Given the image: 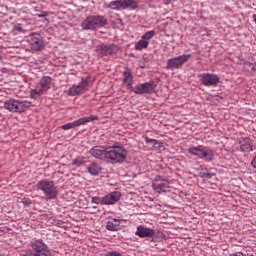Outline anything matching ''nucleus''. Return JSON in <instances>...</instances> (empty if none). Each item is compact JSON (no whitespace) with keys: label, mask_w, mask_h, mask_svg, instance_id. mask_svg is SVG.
I'll list each match as a JSON object with an SVG mask.
<instances>
[{"label":"nucleus","mask_w":256,"mask_h":256,"mask_svg":"<svg viewBox=\"0 0 256 256\" xmlns=\"http://www.w3.org/2000/svg\"><path fill=\"white\" fill-rule=\"evenodd\" d=\"M127 149L121 145H113L106 147V163L115 165L117 163H124L127 159Z\"/></svg>","instance_id":"f257e3e1"},{"label":"nucleus","mask_w":256,"mask_h":256,"mask_svg":"<svg viewBox=\"0 0 256 256\" xmlns=\"http://www.w3.org/2000/svg\"><path fill=\"white\" fill-rule=\"evenodd\" d=\"M36 188L38 191H42L43 195L49 201H53L59 197V191L57 190V186L55 182L47 179L40 180L36 184Z\"/></svg>","instance_id":"f03ea898"},{"label":"nucleus","mask_w":256,"mask_h":256,"mask_svg":"<svg viewBox=\"0 0 256 256\" xmlns=\"http://www.w3.org/2000/svg\"><path fill=\"white\" fill-rule=\"evenodd\" d=\"M22 256H53L49 246L42 240H35L30 243V248Z\"/></svg>","instance_id":"7ed1b4c3"},{"label":"nucleus","mask_w":256,"mask_h":256,"mask_svg":"<svg viewBox=\"0 0 256 256\" xmlns=\"http://www.w3.org/2000/svg\"><path fill=\"white\" fill-rule=\"evenodd\" d=\"M107 25V18L101 15H91L83 20L81 27L83 31H97Z\"/></svg>","instance_id":"20e7f679"},{"label":"nucleus","mask_w":256,"mask_h":256,"mask_svg":"<svg viewBox=\"0 0 256 256\" xmlns=\"http://www.w3.org/2000/svg\"><path fill=\"white\" fill-rule=\"evenodd\" d=\"M188 153L193 157H197L198 159H203L208 163L213 161V159H215V152L211 148L203 145L190 146L188 148Z\"/></svg>","instance_id":"39448f33"},{"label":"nucleus","mask_w":256,"mask_h":256,"mask_svg":"<svg viewBox=\"0 0 256 256\" xmlns=\"http://www.w3.org/2000/svg\"><path fill=\"white\" fill-rule=\"evenodd\" d=\"M31 107V102L28 100L19 101L15 99H9L4 102V109L11 113H23Z\"/></svg>","instance_id":"423d86ee"},{"label":"nucleus","mask_w":256,"mask_h":256,"mask_svg":"<svg viewBox=\"0 0 256 256\" xmlns=\"http://www.w3.org/2000/svg\"><path fill=\"white\" fill-rule=\"evenodd\" d=\"M51 89V77L44 76L41 78L39 83L36 85V88L31 90L30 98L31 99H39V97L45 95L46 91Z\"/></svg>","instance_id":"0eeeda50"},{"label":"nucleus","mask_w":256,"mask_h":256,"mask_svg":"<svg viewBox=\"0 0 256 256\" xmlns=\"http://www.w3.org/2000/svg\"><path fill=\"white\" fill-rule=\"evenodd\" d=\"M108 9L113 11H125V9H137L135 0H114L108 4Z\"/></svg>","instance_id":"6e6552de"},{"label":"nucleus","mask_w":256,"mask_h":256,"mask_svg":"<svg viewBox=\"0 0 256 256\" xmlns=\"http://www.w3.org/2000/svg\"><path fill=\"white\" fill-rule=\"evenodd\" d=\"M155 89H157L155 81H149L138 84L132 89V92L135 93V95H151V93H155Z\"/></svg>","instance_id":"1a4fd4ad"},{"label":"nucleus","mask_w":256,"mask_h":256,"mask_svg":"<svg viewBox=\"0 0 256 256\" xmlns=\"http://www.w3.org/2000/svg\"><path fill=\"white\" fill-rule=\"evenodd\" d=\"M199 77L200 83H202L204 87H217V85L221 83V78L214 73H202Z\"/></svg>","instance_id":"9d476101"},{"label":"nucleus","mask_w":256,"mask_h":256,"mask_svg":"<svg viewBox=\"0 0 256 256\" xmlns=\"http://www.w3.org/2000/svg\"><path fill=\"white\" fill-rule=\"evenodd\" d=\"M89 79V76L82 78V81L78 85H73L69 90H67V95L75 97L77 95L85 93V91H87L89 87Z\"/></svg>","instance_id":"9b49d317"},{"label":"nucleus","mask_w":256,"mask_h":256,"mask_svg":"<svg viewBox=\"0 0 256 256\" xmlns=\"http://www.w3.org/2000/svg\"><path fill=\"white\" fill-rule=\"evenodd\" d=\"M191 59V54H184L167 60L166 69H179Z\"/></svg>","instance_id":"f8f14e48"},{"label":"nucleus","mask_w":256,"mask_h":256,"mask_svg":"<svg viewBox=\"0 0 256 256\" xmlns=\"http://www.w3.org/2000/svg\"><path fill=\"white\" fill-rule=\"evenodd\" d=\"M97 119H99V117L93 116V115L88 117H83L74 122H70L62 125L61 129H63L64 131H69V129H75V127H81V125H87V123H91V121H97Z\"/></svg>","instance_id":"ddd939ff"},{"label":"nucleus","mask_w":256,"mask_h":256,"mask_svg":"<svg viewBox=\"0 0 256 256\" xmlns=\"http://www.w3.org/2000/svg\"><path fill=\"white\" fill-rule=\"evenodd\" d=\"M28 43L33 51H41L45 47L43 38L39 33H32L28 36Z\"/></svg>","instance_id":"4468645a"},{"label":"nucleus","mask_w":256,"mask_h":256,"mask_svg":"<svg viewBox=\"0 0 256 256\" xmlns=\"http://www.w3.org/2000/svg\"><path fill=\"white\" fill-rule=\"evenodd\" d=\"M169 180L163 176H156L153 180L152 187L156 193H165L169 189Z\"/></svg>","instance_id":"2eb2a0df"},{"label":"nucleus","mask_w":256,"mask_h":256,"mask_svg":"<svg viewBox=\"0 0 256 256\" xmlns=\"http://www.w3.org/2000/svg\"><path fill=\"white\" fill-rule=\"evenodd\" d=\"M89 153L94 159H99V161H105L107 163V147L94 146L90 149Z\"/></svg>","instance_id":"dca6fc26"},{"label":"nucleus","mask_w":256,"mask_h":256,"mask_svg":"<svg viewBox=\"0 0 256 256\" xmlns=\"http://www.w3.org/2000/svg\"><path fill=\"white\" fill-rule=\"evenodd\" d=\"M119 49L115 45H105L101 44L97 47V52L102 55V57H109V55H115Z\"/></svg>","instance_id":"f3484780"},{"label":"nucleus","mask_w":256,"mask_h":256,"mask_svg":"<svg viewBox=\"0 0 256 256\" xmlns=\"http://www.w3.org/2000/svg\"><path fill=\"white\" fill-rule=\"evenodd\" d=\"M122 83L126 85L128 91H133L135 88L133 87V74L129 68H126V70L123 72Z\"/></svg>","instance_id":"a211bd4d"},{"label":"nucleus","mask_w":256,"mask_h":256,"mask_svg":"<svg viewBox=\"0 0 256 256\" xmlns=\"http://www.w3.org/2000/svg\"><path fill=\"white\" fill-rule=\"evenodd\" d=\"M104 197V205H115L121 199V192L114 191L109 194L103 196Z\"/></svg>","instance_id":"6ab92c4d"},{"label":"nucleus","mask_w":256,"mask_h":256,"mask_svg":"<svg viewBox=\"0 0 256 256\" xmlns=\"http://www.w3.org/2000/svg\"><path fill=\"white\" fill-rule=\"evenodd\" d=\"M135 235L141 237V239H144L145 237H155V230L140 225L137 227Z\"/></svg>","instance_id":"aec40b11"},{"label":"nucleus","mask_w":256,"mask_h":256,"mask_svg":"<svg viewBox=\"0 0 256 256\" xmlns=\"http://www.w3.org/2000/svg\"><path fill=\"white\" fill-rule=\"evenodd\" d=\"M107 231H120L121 229V219L112 218L106 224Z\"/></svg>","instance_id":"412c9836"},{"label":"nucleus","mask_w":256,"mask_h":256,"mask_svg":"<svg viewBox=\"0 0 256 256\" xmlns=\"http://www.w3.org/2000/svg\"><path fill=\"white\" fill-rule=\"evenodd\" d=\"M101 171H103V168H101V165L97 162H92L87 166V172L93 177H97Z\"/></svg>","instance_id":"4be33fe9"},{"label":"nucleus","mask_w":256,"mask_h":256,"mask_svg":"<svg viewBox=\"0 0 256 256\" xmlns=\"http://www.w3.org/2000/svg\"><path fill=\"white\" fill-rule=\"evenodd\" d=\"M240 149L245 153H249V151H253V148H251V141L249 139L242 140L240 142Z\"/></svg>","instance_id":"5701e85b"},{"label":"nucleus","mask_w":256,"mask_h":256,"mask_svg":"<svg viewBox=\"0 0 256 256\" xmlns=\"http://www.w3.org/2000/svg\"><path fill=\"white\" fill-rule=\"evenodd\" d=\"M147 47H149V41L143 38L135 44L136 51H143V49H147Z\"/></svg>","instance_id":"b1692460"},{"label":"nucleus","mask_w":256,"mask_h":256,"mask_svg":"<svg viewBox=\"0 0 256 256\" xmlns=\"http://www.w3.org/2000/svg\"><path fill=\"white\" fill-rule=\"evenodd\" d=\"M85 163H87V161H85V157H78L72 161V165H75V167H83Z\"/></svg>","instance_id":"393cba45"},{"label":"nucleus","mask_w":256,"mask_h":256,"mask_svg":"<svg viewBox=\"0 0 256 256\" xmlns=\"http://www.w3.org/2000/svg\"><path fill=\"white\" fill-rule=\"evenodd\" d=\"M91 202L94 203V205H105L104 196L103 197H99V196L92 197Z\"/></svg>","instance_id":"a878e982"},{"label":"nucleus","mask_w":256,"mask_h":256,"mask_svg":"<svg viewBox=\"0 0 256 256\" xmlns=\"http://www.w3.org/2000/svg\"><path fill=\"white\" fill-rule=\"evenodd\" d=\"M153 37H155V31L151 30V31L145 32L144 35L142 36V39L144 41H149V40L153 39Z\"/></svg>","instance_id":"bb28decb"},{"label":"nucleus","mask_w":256,"mask_h":256,"mask_svg":"<svg viewBox=\"0 0 256 256\" xmlns=\"http://www.w3.org/2000/svg\"><path fill=\"white\" fill-rule=\"evenodd\" d=\"M199 176L202 177V179H213V174L205 171L204 169L199 173Z\"/></svg>","instance_id":"cd10ccee"},{"label":"nucleus","mask_w":256,"mask_h":256,"mask_svg":"<svg viewBox=\"0 0 256 256\" xmlns=\"http://www.w3.org/2000/svg\"><path fill=\"white\" fill-rule=\"evenodd\" d=\"M105 256H123V254H121L120 252H117V251H110V252L106 253Z\"/></svg>","instance_id":"c85d7f7f"},{"label":"nucleus","mask_w":256,"mask_h":256,"mask_svg":"<svg viewBox=\"0 0 256 256\" xmlns=\"http://www.w3.org/2000/svg\"><path fill=\"white\" fill-rule=\"evenodd\" d=\"M229 256H253V255L245 254L243 252H236V253L230 254Z\"/></svg>","instance_id":"c756f323"},{"label":"nucleus","mask_w":256,"mask_h":256,"mask_svg":"<svg viewBox=\"0 0 256 256\" xmlns=\"http://www.w3.org/2000/svg\"><path fill=\"white\" fill-rule=\"evenodd\" d=\"M145 141H146V143H152L153 145H157V140H155V139L146 137Z\"/></svg>","instance_id":"7c9ffc66"},{"label":"nucleus","mask_w":256,"mask_h":256,"mask_svg":"<svg viewBox=\"0 0 256 256\" xmlns=\"http://www.w3.org/2000/svg\"><path fill=\"white\" fill-rule=\"evenodd\" d=\"M251 165L254 169H256V156L253 158Z\"/></svg>","instance_id":"2f4dec72"},{"label":"nucleus","mask_w":256,"mask_h":256,"mask_svg":"<svg viewBox=\"0 0 256 256\" xmlns=\"http://www.w3.org/2000/svg\"><path fill=\"white\" fill-rule=\"evenodd\" d=\"M38 17L40 18L47 17V12H42L41 14H38Z\"/></svg>","instance_id":"473e14b6"},{"label":"nucleus","mask_w":256,"mask_h":256,"mask_svg":"<svg viewBox=\"0 0 256 256\" xmlns=\"http://www.w3.org/2000/svg\"><path fill=\"white\" fill-rule=\"evenodd\" d=\"M16 29H17V31H21V27H17Z\"/></svg>","instance_id":"72a5a7b5"}]
</instances>
